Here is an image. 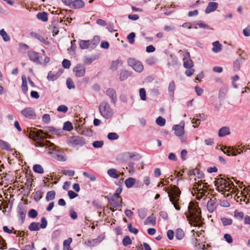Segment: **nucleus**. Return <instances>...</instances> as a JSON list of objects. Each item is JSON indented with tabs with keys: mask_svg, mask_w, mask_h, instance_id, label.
<instances>
[{
	"mask_svg": "<svg viewBox=\"0 0 250 250\" xmlns=\"http://www.w3.org/2000/svg\"><path fill=\"white\" fill-rule=\"evenodd\" d=\"M194 175L197 173L198 180L195 178V183L191 190V193L195 196L198 200L201 198L204 199L207 198L209 192L208 190V184L207 183L203 182L202 179L204 177L202 173L199 172L198 169H195L193 171Z\"/></svg>",
	"mask_w": 250,
	"mask_h": 250,
	"instance_id": "obj_1",
	"label": "nucleus"
},
{
	"mask_svg": "<svg viewBox=\"0 0 250 250\" xmlns=\"http://www.w3.org/2000/svg\"><path fill=\"white\" fill-rule=\"evenodd\" d=\"M217 190L226 197H229L233 194L237 195L239 190L229 179L222 177L217 178L214 181Z\"/></svg>",
	"mask_w": 250,
	"mask_h": 250,
	"instance_id": "obj_2",
	"label": "nucleus"
},
{
	"mask_svg": "<svg viewBox=\"0 0 250 250\" xmlns=\"http://www.w3.org/2000/svg\"><path fill=\"white\" fill-rule=\"evenodd\" d=\"M189 223L191 226L200 227L202 224L201 212L197 204L190 202L188 211L185 213Z\"/></svg>",
	"mask_w": 250,
	"mask_h": 250,
	"instance_id": "obj_3",
	"label": "nucleus"
},
{
	"mask_svg": "<svg viewBox=\"0 0 250 250\" xmlns=\"http://www.w3.org/2000/svg\"><path fill=\"white\" fill-rule=\"evenodd\" d=\"M30 135L33 140L37 141V146H45L48 153L51 154L53 151H56L54 144L49 141H44V139L48 137V134L44 133L42 130L32 131Z\"/></svg>",
	"mask_w": 250,
	"mask_h": 250,
	"instance_id": "obj_4",
	"label": "nucleus"
},
{
	"mask_svg": "<svg viewBox=\"0 0 250 250\" xmlns=\"http://www.w3.org/2000/svg\"><path fill=\"white\" fill-rule=\"evenodd\" d=\"M169 200L176 209L179 210L180 206L179 204L181 191L176 186H171L170 189L167 191Z\"/></svg>",
	"mask_w": 250,
	"mask_h": 250,
	"instance_id": "obj_5",
	"label": "nucleus"
},
{
	"mask_svg": "<svg viewBox=\"0 0 250 250\" xmlns=\"http://www.w3.org/2000/svg\"><path fill=\"white\" fill-rule=\"evenodd\" d=\"M99 110L101 115L105 119L111 118L113 115V110L107 103H102L99 106Z\"/></svg>",
	"mask_w": 250,
	"mask_h": 250,
	"instance_id": "obj_6",
	"label": "nucleus"
},
{
	"mask_svg": "<svg viewBox=\"0 0 250 250\" xmlns=\"http://www.w3.org/2000/svg\"><path fill=\"white\" fill-rule=\"evenodd\" d=\"M167 235L170 240H173L174 236L177 240H181L184 238L185 234L182 229L178 228L175 231L172 229L168 230L167 232Z\"/></svg>",
	"mask_w": 250,
	"mask_h": 250,
	"instance_id": "obj_7",
	"label": "nucleus"
},
{
	"mask_svg": "<svg viewBox=\"0 0 250 250\" xmlns=\"http://www.w3.org/2000/svg\"><path fill=\"white\" fill-rule=\"evenodd\" d=\"M122 203V198L118 195V193L114 194L109 201L110 209L112 211H114L117 209L121 210Z\"/></svg>",
	"mask_w": 250,
	"mask_h": 250,
	"instance_id": "obj_8",
	"label": "nucleus"
},
{
	"mask_svg": "<svg viewBox=\"0 0 250 250\" xmlns=\"http://www.w3.org/2000/svg\"><path fill=\"white\" fill-rule=\"evenodd\" d=\"M192 232H193V234L194 237V240L193 241L194 244L196 247H198V248H202V249H204L205 247V245L204 244H202V242L203 241L204 237V231L203 230H200L198 231V230L195 231V230H192Z\"/></svg>",
	"mask_w": 250,
	"mask_h": 250,
	"instance_id": "obj_9",
	"label": "nucleus"
},
{
	"mask_svg": "<svg viewBox=\"0 0 250 250\" xmlns=\"http://www.w3.org/2000/svg\"><path fill=\"white\" fill-rule=\"evenodd\" d=\"M127 62L128 65L131 66L135 71L141 72L143 70L144 66L139 60L133 58H129L127 59Z\"/></svg>",
	"mask_w": 250,
	"mask_h": 250,
	"instance_id": "obj_10",
	"label": "nucleus"
},
{
	"mask_svg": "<svg viewBox=\"0 0 250 250\" xmlns=\"http://www.w3.org/2000/svg\"><path fill=\"white\" fill-rule=\"evenodd\" d=\"M67 144L72 147L77 146H83L85 144L84 139L80 136H73L68 137L67 139Z\"/></svg>",
	"mask_w": 250,
	"mask_h": 250,
	"instance_id": "obj_11",
	"label": "nucleus"
},
{
	"mask_svg": "<svg viewBox=\"0 0 250 250\" xmlns=\"http://www.w3.org/2000/svg\"><path fill=\"white\" fill-rule=\"evenodd\" d=\"M47 222L45 217H42L41 219V224L39 222H32L28 227V229L31 231H38L40 229H44L46 227Z\"/></svg>",
	"mask_w": 250,
	"mask_h": 250,
	"instance_id": "obj_12",
	"label": "nucleus"
},
{
	"mask_svg": "<svg viewBox=\"0 0 250 250\" xmlns=\"http://www.w3.org/2000/svg\"><path fill=\"white\" fill-rule=\"evenodd\" d=\"M21 113L23 117L29 119H35L36 118L35 109L30 107H25L21 111Z\"/></svg>",
	"mask_w": 250,
	"mask_h": 250,
	"instance_id": "obj_13",
	"label": "nucleus"
},
{
	"mask_svg": "<svg viewBox=\"0 0 250 250\" xmlns=\"http://www.w3.org/2000/svg\"><path fill=\"white\" fill-rule=\"evenodd\" d=\"M184 123H181L180 125H174L173 126V130H174V134L178 137H182L185 133Z\"/></svg>",
	"mask_w": 250,
	"mask_h": 250,
	"instance_id": "obj_14",
	"label": "nucleus"
},
{
	"mask_svg": "<svg viewBox=\"0 0 250 250\" xmlns=\"http://www.w3.org/2000/svg\"><path fill=\"white\" fill-rule=\"evenodd\" d=\"M73 72L76 77H81L85 74V68L84 65L78 64L74 67Z\"/></svg>",
	"mask_w": 250,
	"mask_h": 250,
	"instance_id": "obj_15",
	"label": "nucleus"
},
{
	"mask_svg": "<svg viewBox=\"0 0 250 250\" xmlns=\"http://www.w3.org/2000/svg\"><path fill=\"white\" fill-rule=\"evenodd\" d=\"M184 66L186 68H190L193 66V62L190 58L188 52H185L183 55Z\"/></svg>",
	"mask_w": 250,
	"mask_h": 250,
	"instance_id": "obj_16",
	"label": "nucleus"
},
{
	"mask_svg": "<svg viewBox=\"0 0 250 250\" xmlns=\"http://www.w3.org/2000/svg\"><path fill=\"white\" fill-rule=\"evenodd\" d=\"M27 55L30 61L37 63H41L40 62V56L39 53L31 50L28 51Z\"/></svg>",
	"mask_w": 250,
	"mask_h": 250,
	"instance_id": "obj_17",
	"label": "nucleus"
},
{
	"mask_svg": "<svg viewBox=\"0 0 250 250\" xmlns=\"http://www.w3.org/2000/svg\"><path fill=\"white\" fill-rule=\"evenodd\" d=\"M0 147L2 149H5L6 150H8L11 152L14 151V152L16 154V157L17 158H19L20 157V156H19L20 154L18 153V152L16 151H15V150H13L12 148H11L10 145L6 142H5L3 140H0Z\"/></svg>",
	"mask_w": 250,
	"mask_h": 250,
	"instance_id": "obj_18",
	"label": "nucleus"
},
{
	"mask_svg": "<svg viewBox=\"0 0 250 250\" xmlns=\"http://www.w3.org/2000/svg\"><path fill=\"white\" fill-rule=\"evenodd\" d=\"M137 154L135 152H126L125 153H123L121 155L122 158L123 159V161L124 162H128L130 161L131 160L133 159L137 156Z\"/></svg>",
	"mask_w": 250,
	"mask_h": 250,
	"instance_id": "obj_19",
	"label": "nucleus"
},
{
	"mask_svg": "<svg viewBox=\"0 0 250 250\" xmlns=\"http://www.w3.org/2000/svg\"><path fill=\"white\" fill-rule=\"evenodd\" d=\"M207 208L209 212H213L216 208V199L210 198L207 203Z\"/></svg>",
	"mask_w": 250,
	"mask_h": 250,
	"instance_id": "obj_20",
	"label": "nucleus"
},
{
	"mask_svg": "<svg viewBox=\"0 0 250 250\" xmlns=\"http://www.w3.org/2000/svg\"><path fill=\"white\" fill-rule=\"evenodd\" d=\"M123 63V61L120 59L113 61L111 63L110 69H111L112 71H115L117 70L119 67L122 66Z\"/></svg>",
	"mask_w": 250,
	"mask_h": 250,
	"instance_id": "obj_21",
	"label": "nucleus"
},
{
	"mask_svg": "<svg viewBox=\"0 0 250 250\" xmlns=\"http://www.w3.org/2000/svg\"><path fill=\"white\" fill-rule=\"evenodd\" d=\"M240 149L234 148L233 147H228L226 151H225V153L227 154L228 155H233L235 156L237 154H240L241 152L242 151V150L240 151Z\"/></svg>",
	"mask_w": 250,
	"mask_h": 250,
	"instance_id": "obj_22",
	"label": "nucleus"
},
{
	"mask_svg": "<svg viewBox=\"0 0 250 250\" xmlns=\"http://www.w3.org/2000/svg\"><path fill=\"white\" fill-rule=\"evenodd\" d=\"M218 4L215 2H209L206 9V13H209L215 11L218 7Z\"/></svg>",
	"mask_w": 250,
	"mask_h": 250,
	"instance_id": "obj_23",
	"label": "nucleus"
},
{
	"mask_svg": "<svg viewBox=\"0 0 250 250\" xmlns=\"http://www.w3.org/2000/svg\"><path fill=\"white\" fill-rule=\"evenodd\" d=\"M84 2L82 0H75L73 1L70 8L77 9L83 7L84 6Z\"/></svg>",
	"mask_w": 250,
	"mask_h": 250,
	"instance_id": "obj_24",
	"label": "nucleus"
},
{
	"mask_svg": "<svg viewBox=\"0 0 250 250\" xmlns=\"http://www.w3.org/2000/svg\"><path fill=\"white\" fill-rule=\"evenodd\" d=\"M92 42L89 40H80L79 42L80 48L82 49H86L89 48Z\"/></svg>",
	"mask_w": 250,
	"mask_h": 250,
	"instance_id": "obj_25",
	"label": "nucleus"
},
{
	"mask_svg": "<svg viewBox=\"0 0 250 250\" xmlns=\"http://www.w3.org/2000/svg\"><path fill=\"white\" fill-rule=\"evenodd\" d=\"M106 93L111 98L113 102L115 103L117 98L115 91L112 88H109L106 90Z\"/></svg>",
	"mask_w": 250,
	"mask_h": 250,
	"instance_id": "obj_26",
	"label": "nucleus"
},
{
	"mask_svg": "<svg viewBox=\"0 0 250 250\" xmlns=\"http://www.w3.org/2000/svg\"><path fill=\"white\" fill-rule=\"evenodd\" d=\"M22 85L21 89L24 94H26L28 91V86L27 84V78L25 75H22L21 77Z\"/></svg>",
	"mask_w": 250,
	"mask_h": 250,
	"instance_id": "obj_27",
	"label": "nucleus"
},
{
	"mask_svg": "<svg viewBox=\"0 0 250 250\" xmlns=\"http://www.w3.org/2000/svg\"><path fill=\"white\" fill-rule=\"evenodd\" d=\"M72 242L71 237L64 240L63 242V250H72L70 248V244Z\"/></svg>",
	"mask_w": 250,
	"mask_h": 250,
	"instance_id": "obj_28",
	"label": "nucleus"
},
{
	"mask_svg": "<svg viewBox=\"0 0 250 250\" xmlns=\"http://www.w3.org/2000/svg\"><path fill=\"white\" fill-rule=\"evenodd\" d=\"M230 133L229 129L228 127H223L219 130L218 135L220 137H223Z\"/></svg>",
	"mask_w": 250,
	"mask_h": 250,
	"instance_id": "obj_29",
	"label": "nucleus"
},
{
	"mask_svg": "<svg viewBox=\"0 0 250 250\" xmlns=\"http://www.w3.org/2000/svg\"><path fill=\"white\" fill-rule=\"evenodd\" d=\"M107 174L113 178L117 179L119 178V174L117 170L114 168H110L108 170Z\"/></svg>",
	"mask_w": 250,
	"mask_h": 250,
	"instance_id": "obj_30",
	"label": "nucleus"
},
{
	"mask_svg": "<svg viewBox=\"0 0 250 250\" xmlns=\"http://www.w3.org/2000/svg\"><path fill=\"white\" fill-rule=\"evenodd\" d=\"M135 182H136V180L134 178L129 177L125 180V183L126 187L127 188H131L134 186Z\"/></svg>",
	"mask_w": 250,
	"mask_h": 250,
	"instance_id": "obj_31",
	"label": "nucleus"
},
{
	"mask_svg": "<svg viewBox=\"0 0 250 250\" xmlns=\"http://www.w3.org/2000/svg\"><path fill=\"white\" fill-rule=\"evenodd\" d=\"M213 47L212 48V51L215 53H218L221 51L222 50V45L219 43L218 41H216L214 42L213 43Z\"/></svg>",
	"mask_w": 250,
	"mask_h": 250,
	"instance_id": "obj_32",
	"label": "nucleus"
},
{
	"mask_svg": "<svg viewBox=\"0 0 250 250\" xmlns=\"http://www.w3.org/2000/svg\"><path fill=\"white\" fill-rule=\"evenodd\" d=\"M31 36L32 37H34L35 38H36L38 40H39L40 42H43L44 43H46L47 41L46 40L42 37V35H39L35 32H31L30 33Z\"/></svg>",
	"mask_w": 250,
	"mask_h": 250,
	"instance_id": "obj_33",
	"label": "nucleus"
},
{
	"mask_svg": "<svg viewBox=\"0 0 250 250\" xmlns=\"http://www.w3.org/2000/svg\"><path fill=\"white\" fill-rule=\"evenodd\" d=\"M146 224H151L152 225H155L156 224V218L154 216L153 214H152L150 216L148 217L145 221Z\"/></svg>",
	"mask_w": 250,
	"mask_h": 250,
	"instance_id": "obj_34",
	"label": "nucleus"
},
{
	"mask_svg": "<svg viewBox=\"0 0 250 250\" xmlns=\"http://www.w3.org/2000/svg\"><path fill=\"white\" fill-rule=\"evenodd\" d=\"M37 18L42 21H48L47 14L45 12H40L37 15Z\"/></svg>",
	"mask_w": 250,
	"mask_h": 250,
	"instance_id": "obj_35",
	"label": "nucleus"
},
{
	"mask_svg": "<svg viewBox=\"0 0 250 250\" xmlns=\"http://www.w3.org/2000/svg\"><path fill=\"white\" fill-rule=\"evenodd\" d=\"M55 195L56 192L54 190H51L48 191L46 194L45 198L46 200L47 201H50L53 200L55 197Z\"/></svg>",
	"mask_w": 250,
	"mask_h": 250,
	"instance_id": "obj_36",
	"label": "nucleus"
},
{
	"mask_svg": "<svg viewBox=\"0 0 250 250\" xmlns=\"http://www.w3.org/2000/svg\"><path fill=\"white\" fill-rule=\"evenodd\" d=\"M200 114H197L195 118H193L192 120V123L193 124V126L194 128L197 127L200 124V119H199L200 117Z\"/></svg>",
	"mask_w": 250,
	"mask_h": 250,
	"instance_id": "obj_37",
	"label": "nucleus"
},
{
	"mask_svg": "<svg viewBox=\"0 0 250 250\" xmlns=\"http://www.w3.org/2000/svg\"><path fill=\"white\" fill-rule=\"evenodd\" d=\"M0 35L2 37L3 40L5 42H8L10 40V38L3 29L0 30Z\"/></svg>",
	"mask_w": 250,
	"mask_h": 250,
	"instance_id": "obj_38",
	"label": "nucleus"
},
{
	"mask_svg": "<svg viewBox=\"0 0 250 250\" xmlns=\"http://www.w3.org/2000/svg\"><path fill=\"white\" fill-rule=\"evenodd\" d=\"M221 221L224 226L230 225L232 223V220L231 219L225 217L221 218Z\"/></svg>",
	"mask_w": 250,
	"mask_h": 250,
	"instance_id": "obj_39",
	"label": "nucleus"
},
{
	"mask_svg": "<svg viewBox=\"0 0 250 250\" xmlns=\"http://www.w3.org/2000/svg\"><path fill=\"white\" fill-rule=\"evenodd\" d=\"M33 169L35 172L42 174L44 172V170L42 166L40 165H35L33 167Z\"/></svg>",
	"mask_w": 250,
	"mask_h": 250,
	"instance_id": "obj_40",
	"label": "nucleus"
},
{
	"mask_svg": "<svg viewBox=\"0 0 250 250\" xmlns=\"http://www.w3.org/2000/svg\"><path fill=\"white\" fill-rule=\"evenodd\" d=\"M129 75L130 73L128 71L126 70L122 71L120 73V79L121 81H124L126 79Z\"/></svg>",
	"mask_w": 250,
	"mask_h": 250,
	"instance_id": "obj_41",
	"label": "nucleus"
},
{
	"mask_svg": "<svg viewBox=\"0 0 250 250\" xmlns=\"http://www.w3.org/2000/svg\"><path fill=\"white\" fill-rule=\"evenodd\" d=\"M73 125L71 122H66L64 123L63 129L67 131H71L73 129Z\"/></svg>",
	"mask_w": 250,
	"mask_h": 250,
	"instance_id": "obj_42",
	"label": "nucleus"
},
{
	"mask_svg": "<svg viewBox=\"0 0 250 250\" xmlns=\"http://www.w3.org/2000/svg\"><path fill=\"white\" fill-rule=\"evenodd\" d=\"M43 192L41 190L37 191L34 194V198L35 201H39L42 197Z\"/></svg>",
	"mask_w": 250,
	"mask_h": 250,
	"instance_id": "obj_43",
	"label": "nucleus"
},
{
	"mask_svg": "<svg viewBox=\"0 0 250 250\" xmlns=\"http://www.w3.org/2000/svg\"><path fill=\"white\" fill-rule=\"evenodd\" d=\"M3 231L5 233H7L8 234H12L14 233L15 231V229L13 227L9 228L7 226H3L2 228Z\"/></svg>",
	"mask_w": 250,
	"mask_h": 250,
	"instance_id": "obj_44",
	"label": "nucleus"
},
{
	"mask_svg": "<svg viewBox=\"0 0 250 250\" xmlns=\"http://www.w3.org/2000/svg\"><path fill=\"white\" fill-rule=\"evenodd\" d=\"M175 88V83L173 81L170 82L168 86V91L170 95H173Z\"/></svg>",
	"mask_w": 250,
	"mask_h": 250,
	"instance_id": "obj_45",
	"label": "nucleus"
},
{
	"mask_svg": "<svg viewBox=\"0 0 250 250\" xmlns=\"http://www.w3.org/2000/svg\"><path fill=\"white\" fill-rule=\"evenodd\" d=\"M156 124L161 126H164L166 124V120L161 116H159L156 121Z\"/></svg>",
	"mask_w": 250,
	"mask_h": 250,
	"instance_id": "obj_46",
	"label": "nucleus"
},
{
	"mask_svg": "<svg viewBox=\"0 0 250 250\" xmlns=\"http://www.w3.org/2000/svg\"><path fill=\"white\" fill-rule=\"evenodd\" d=\"M132 243V241L130 237L128 236H126L124 237L123 240V244L124 246L126 247Z\"/></svg>",
	"mask_w": 250,
	"mask_h": 250,
	"instance_id": "obj_47",
	"label": "nucleus"
},
{
	"mask_svg": "<svg viewBox=\"0 0 250 250\" xmlns=\"http://www.w3.org/2000/svg\"><path fill=\"white\" fill-rule=\"evenodd\" d=\"M58 78V76L57 74H53L51 71L49 72L48 76L47 79L49 81H55Z\"/></svg>",
	"mask_w": 250,
	"mask_h": 250,
	"instance_id": "obj_48",
	"label": "nucleus"
},
{
	"mask_svg": "<svg viewBox=\"0 0 250 250\" xmlns=\"http://www.w3.org/2000/svg\"><path fill=\"white\" fill-rule=\"evenodd\" d=\"M107 138L109 140H115L119 138V135L116 133L111 132L108 133Z\"/></svg>",
	"mask_w": 250,
	"mask_h": 250,
	"instance_id": "obj_49",
	"label": "nucleus"
},
{
	"mask_svg": "<svg viewBox=\"0 0 250 250\" xmlns=\"http://www.w3.org/2000/svg\"><path fill=\"white\" fill-rule=\"evenodd\" d=\"M7 248V244L3 238L0 235V249H6Z\"/></svg>",
	"mask_w": 250,
	"mask_h": 250,
	"instance_id": "obj_50",
	"label": "nucleus"
},
{
	"mask_svg": "<svg viewBox=\"0 0 250 250\" xmlns=\"http://www.w3.org/2000/svg\"><path fill=\"white\" fill-rule=\"evenodd\" d=\"M236 53L239 56L241 57L242 59L246 60L247 59V55L244 51L242 50L241 49H238Z\"/></svg>",
	"mask_w": 250,
	"mask_h": 250,
	"instance_id": "obj_51",
	"label": "nucleus"
},
{
	"mask_svg": "<svg viewBox=\"0 0 250 250\" xmlns=\"http://www.w3.org/2000/svg\"><path fill=\"white\" fill-rule=\"evenodd\" d=\"M135 37V34L134 32H131L127 37V40L130 44H133L134 42V38Z\"/></svg>",
	"mask_w": 250,
	"mask_h": 250,
	"instance_id": "obj_52",
	"label": "nucleus"
},
{
	"mask_svg": "<svg viewBox=\"0 0 250 250\" xmlns=\"http://www.w3.org/2000/svg\"><path fill=\"white\" fill-rule=\"evenodd\" d=\"M92 145L95 148H101L104 145V142L102 141H94L92 143Z\"/></svg>",
	"mask_w": 250,
	"mask_h": 250,
	"instance_id": "obj_53",
	"label": "nucleus"
},
{
	"mask_svg": "<svg viewBox=\"0 0 250 250\" xmlns=\"http://www.w3.org/2000/svg\"><path fill=\"white\" fill-rule=\"evenodd\" d=\"M234 216L238 219H242L244 217V213L242 211L236 210L234 211Z\"/></svg>",
	"mask_w": 250,
	"mask_h": 250,
	"instance_id": "obj_54",
	"label": "nucleus"
},
{
	"mask_svg": "<svg viewBox=\"0 0 250 250\" xmlns=\"http://www.w3.org/2000/svg\"><path fill=\"white\" fill-rule=\"evenodd\" d=\"M62 173L69 176H73L75 174V171L70 169H65L62 171Z\"/></svg>",
	"mask_w": 250,
	"mask_h": 250,
	"instance_id": "obj_55",
	"label": "nucleus"
},
{
	"mask_svg": "<svg viewBox=\"0 0 250 250\" xmlns=\"http://www.w3.org/2000/svg\"><path fill=\"white\" fill-rule=\"evenodd\" d=\"M37 211L34 209H30L28 212V216L31 218H34L37 217Z\"/></svg>",
	"mask_w": 250,
	"mask_h": 250,
	"instance_id": "obj_56",
	"label": "nucleus"
},
{
	"mask_svg": "<svg viewBox=\"0 0 250 250\" xmlns=\"http://www.w3.org/2000/svg\"><path fill=\"white\" fill-rule=\"evenodd\" d=\"M224 238L228 243L230 244L232 242L233 240L231 236L228 233H226L224 235Z\"/></svg>",
	"mask_w": 250,
	"mask_h": 250,
	"instance_id": "obj_57",
	"label": "nucleus"
},
{
	"mask_svg": "<svg viewBox=\"0 0 250 250\" xmlns=\"http://www.w3.org/2000/svg\"><path fill=\"white\" fill-rule=\"evenodd\" d=\"M57 158L58 160L61 161H65L66 159L63 155V153L61 152L57 151Z\"/></svg>",
	"mask_w": 250,
	"mask_h": 250,
	"instance_id": "obj_58",
	"label": "nucleus"
},
{
	"mask_svg": "<svg viewBox=\"0 0 250 250\" xmlns=\"http://www.w3.org/2000/svg\"><path fill=\"white\" fill-rule=\"evenodd\" d=\"M66 84H67V87L69 89H72V88H74L75 87L73 82L70 78H68L67 79Z\"/></svg>",
	"mask_w": 250,
	"mask_h": 250,
	"instance_id": "obj_59",
	"label": "nucleus"
},
{
	"mask_svg": "<svg viewBox=\"0 0 250 250\" xmlns=\"http://www.w3.org/2000/svg\"><path fill=\"white\" fill-rule=\"evenodd\" d=\"M140 96L141 99L142 100H146V90L144 88H141L139 91Z\"/></svg>",
	"mask_w": 250,
	"mask_h": 250,
	"instance_id": "obj_60",
	"label": "nucleus"
},
{
	"mask_svg": "<svg viewBox=\"0 0 250 250\" xmlns=\"http://www.w3.org/2000/svg\"><path fill=\"white\" fill-rule=\"evenodd\" d=\"M62 65L64 68H69L70 67L71 62L69 60L67 59H64L62 61Z\"/></svg>",
	"mask_w": 250,
	"mask_h": 250,
	"instance_id": "obj_61",
	"label": "nucleus"
},
{
	"mask_svg": "<svg viewBox=\"0 0 250 250\" xmlns=\"http://www.w3.org/2000/svg\"><path fill=\"white\" fill-rule=\"evenodd\" d=\"M57 110L59 112H62L63 113H65L67 111L68 108L66 106H65L64 105H61L58 107Z\"/></svg>",
	"mask_w": 250,
	"mask_h": 250,
	"instance_id": "obj_62",
	"label": "nucleus"
},
{
	"mask_svg": "<svg viewBox=\"0 0 250 250\" xmlns=\"http://www.w3.org/2000/svg\"><path fill=\"white\" fill-rule=\"evenodd\" d=\"M139 216L142 219L145 218L146 216V211L144 209H141L138 210Z\"/></svg>",
	"mask_w": 250,
	"mask_h": 250,
	"instance_id": "obj_63",
	"label": "nucleus"
},
{
	"mask_svg": "<svg viewBox=\"0 0 250 250\" xmlns=\"http://www.w3.org/2000/svg\"><path fill=\"white\" fill-rule=\"evenodd\" d=\"M42 121L45 123H48L50 121V115L48 114H45L43 115Z\"/></svg>",
	"mask_w": 250,
	"mask_h": 250,
	"instance_id": "obj_64",
	"label": "nucleus"
}]
</instances>
